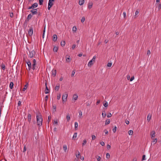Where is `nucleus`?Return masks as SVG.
<instances>
[{
    "label": "nucleus",
    "instance_id": "50",
    "mask_svg": "<svg viewBox=\"0 0 161 161\" xmlns=\"http://www.w3.org/2000/svg\"><path fill=\"white\" fill-rule=\"evenodd\" d=\"M126 77H127V79L128 80H129L130 79V76L129 75H127L126 76Z\"/></svg>",
    "mask_w": 161,
    "mask_h": 161
},
{
    "label": "nucleus",
    "instance_id": "57",
    "mask_svg": "<svg viewBox=\"0 0 161 161\" xmlns=\"http://www.w3.org/2000/svg\"><path fill=\"white\" fill-rule=\"evenodd\" d=\"M75 73V71L74 70H73L72 72V73L71 75V76H73L74 75Z\"/></svg>",
    "mask_w": 161,
    "mask_h": 161
},
{
    "label": "nucleus",
    "instance_id": "18",
    "mask_svg": "<svg viewBox=\"0 0 161 161\" xmlns=\"http://www.w3.org/2000/svg\"><path fill=\"white\" fill-rule=\"evenodd\" d=\"M86 143H87V141H86V139L84 140L83 141V142L82 143V146L83 147L86 144Z\"/></svg>",
    "mask_w": 161,
    "mask_h": 161
},
{
    "label": "nucleus",
    "instance_id": "5",
    "mask_svg": "<svg viewBox=\"0 0 161 161\" xmlns=\"http://www.w3.org/2000/svg\"><path fill=\"white\" fill-rule=\"evenodd\" d=\"M67 94L66 93L63 95L62 96V100L63 102L66 101V99L67 97Z\"/></svg>",
    "mask_w": 161,
    "mask_h": 161
},
{
    "label": "nucleus",
    "instance_id": "62",
    "mask_svg": "<svg viewBox=\"0 0 161 161\" xmlns=\"http://www.w3.org/2000/svg\"><path fill=\"white\" fill-rule=\"evenodd\" d=\"M104 132L106 134H108V130L106 129H105L104 130Z\"/></svg>",
    "mask_w": 161,
    "mask_h": 161
},
{
    "label": "nucleus",
    "instance_id": "63",
    "mask_svg": "<svg viewBox=\"0 0 161 161\" xmlns=\"http://www.w3.org/2000/svg\"><path fill=\"white\" fill-rule=\"evenodd\" d=\"M123 14L124 15V17L125 18L126 17V13L125 12H124L123 13Z\"/></svg>",
    "mask_w": 161,
    "mask_h": 161
},
{
    "label": "nucleus",
    "instance_id": "58",
    "mask_svg": "<svg viewBox=\"0 0 161 161\" xmlns=\"http://www.w3.org/2000/svg\"><path fill=\"white\" fill-rule=\"evenodd\" d=\"M26 150V149L25 146L24 147L23 151V152H25Z\"/></svg>",
    "mask_w": 161,
    "mask_h": 161
},
{
    "label": "nucleus",
    "instance_id": "21",
    "mask_svg": "<svg viewBox=\"0 0 161 161\" xmlns=\"http://www.w3.org/2000/svg\"><path fill=\"white\" fill-rule=\"evenodd\" d=\"M78 126V123L76 122L75 123V130H77V127Z\"/></svg>",
    "mask_w": 161,
    "mask_h": 161
},
{
    "label": "nucleus",
    "instance_id": "1",
    "mask_svg": "<svg viewBox=\"0 0 161 161\" xmlns=\"http://www.w3.org/2000/svg\"><path fill=\"white\" fill-rule=\"evenodd\" d=\"M37 124L39 126L41 125L42 124V115L39 112L36 114Z\"/></svg>",
    "mask_w": 161,
    "mask_h": 161
},
{
    "label": "nucleus",
    "instance_id": "19",
    "mask_svg": "<svg viewBox=\"0 0 161 161\" xmlns=\"http://www.w3.org/2000/svg\"><path fill=\"white\" fill-rule=\"evenodd\" d=\"M58 49V47H53V51L54 52H57Z\"/></svg>",
    "mask_w": 161,
    "mask_h": 161
},
{
    "label": "nucleus",
    "instance_id": "47",
    "mask_svg": "<svg viewBox=\"0 0 161 161\" xmlns=\"http://www.w3.org/2000/svg\"><path fill=\"white\" fill-rule=\"evenodd\" d=\"M96 56H93L92 59L91 60H92V61H93L94 62H95V59H96Z\"/></svg>",
    "mask_w": 161,
    "mask_h": 161
},
{
    "label": "nucleus",
    "instance_id": "2",
    "mask_svg": "<svg viewBox=\"0 0 161 161\" xmlns=\"http://www.w3.org/2000/svg\"><path fill=\"white\" fill-rule=\"evenodd\" d=\"M54 0H49L48 7V10H50V8L53 5V2Z\"/></svg>",
    "mask_w": 161,
    "mask_h": 161
},
{
    "label": "nucleus",
    "instance_id": "40",
    "mask_svg": "<svg viewBox=\"0 0 161 161\" xmlns=\"http://www.w3.org/2000/svg\"><path fill=\"white\" fill-rule=\"evenodd\" d=\"M117 127L115 126L114 128L113 129V131L114 133H115Z\"/></svg>",
    "mask_w": 161,
    "mask_h": 161
},
{
    "label": "nucleus",
    "instance_id": "20",
    "mask_svg": "<svg viewBox=\"0 0 161 161\" xmlns=\"http://www.w3.org/2000/svg\"><path fill=\"white\" fill-rule=\"evenodd\" d=\"M78 98V96L76 94H75L73 95V99H74L75 100H76Z\"/></svg>",
    "mask_w": 161,
    "mask_h": 161
},
{
    "label": "nucleus",
    "instance_id": "29",
    "mask_svg": "<svg viewBox=\"0 0 161 161\" xmlns=\"http://www.w3.org/2000/svg\"><path fill=\"white\" fill-rule=\"evenodd\" d=\"M65 41H62L61 42V45L62 47L64 46L65 45Z\"/></svg>",
    "mask_w": 161,
    "mask_h": 161
},
{
    "label": "nucleus",
    "instance_id": "39",
    "mask_svg": "<svg viewBox=\"0 0 161 161\" xmlns=\"http://www.w3.org/2000/svg\"><path fill=\"white\" fill-rule=\"evenodd\" d=\"M85 18L84 17H83L82 18V19H81V22H83L85 20Z\"/></svg>",
    "mask_w": 161,
    "mask_h": 161
},
{
    "label": "nucleus",
    "instance_id": "9",
    "mask_svg": "<svg viewBox=\"0 0 161 161\" xmlns=\"http://www.w3.org/2000/svg\"><path fill=\"white\" fill-rule=\"evenodd\" d=\"M94 63H95L93 61H92V60H91L89 62V63H88V66L89 67H90Z\"/></svg>",
    "mask_w": 161,
    "mask_h": 161
},
{
    "label": "nucleus",
    "instance_id": "12",
    "mask_svg": "<svg viewBox=\"0 0 161 161\" xmlns=\"http://www.w3.org/2000/svg\"><path fill=\"white\" fill-rule=\"evenodd\" d=\"M151 118V115L149 114L147 116V120L148 121V122H149V121L150 120Z\"/></svg>",
    "mask_w": 161,
    "mask_h": 161
},
{
    "label": "nucleus",
    "instance_id": "49",
    "mask_svg": "<svg viewBox=\"0 0 161 161\" xmlns=\"http://www.w3.org/2000/svg\"><path fill=\"white\" fill-rule=\"evenodd\" d=\"M102 115L103 117V118L105 117L106 116V114L105 113H104V114L103 113Z\"/></svg>",
    "mask_w": 161,
    "mask_h": 161
},
{
    "label": "nucleus",
    "instance_id": "34",
    "mask_svg": "<svg viewBox=\"0 0 161 161\" xmlns=\"http://www.w3.org/2000/svg\"><path fill=\"white\" fill-rule=\"evenodd\" d=\"M105 102L104 103H103V106L105 107H107L108 106V103L106 101H105Z\"/></svg>",
    "mask_w": 161,
    "mask_h": 161
},
{
    "label": "nucleus",
    "instance_id": "53",
    "mask_svg": "<svg viewBox=\"0 0 161 161\" xmlns=\"http://www.w3.org/2000/svg\"><path fill=\"white\" fill-rule=\"evenodd\" d=\"M100 144L102 146H103L105 144L103 142H100Z\"/></svg>",
    "mask_w": 161,
    "mask_h": 161
},
{
    "label": "nucleus",
    "instance_id": "59",
    "mask_svg": "<svg viewBox=\"0 0 161 161\" xmlns=\"http://www.w3.org/2000/svg\"><path fill=\"white\" fill-rule=\"evenodd\" d=\"M139 13V11H138V10H137L136 12H135V16H136V15L138 14Z\"/></svg>",
    "mask_w": 161,
    "mask_h": 161
},
{
    "label": "nucleus",
    "instance_id": "42",
    "mask_svg": "<svg viewBox=\"0 0 161 161\" xmlns=\"http://www.w3.org/2000/svg\"><path fill=\"white\" fill-rule=\"evenodd\" d=\"M111 116H112V115H111V114L110 113L107 114V116L108 118H109V117H111Z\"/></svg>",
    "mask_w": 161,
    "mask_h": 161
},
{
    "label": "nucleus",
    "instance_id": "32",
    "mask_svg": "<svg viewBox=\"0 0 161 161\" xmlns=\"http://www.w3.org/2000/svg\"><path fill=\"white\" fill-rule=\"evenodd\" d=\"M32 17V15L31 14H30L28 16L27 19H30Z\"/></svg>",
    "mask_w": 161,
    "mask_h": 161
},
{
    "label": "nucleus",
    "instance_id": "41",
    "mask_svg": "<svg viewBox=\"0 0 161 161\" xmlns=\"http://www.w3.org/2000/svg\"><path fill=\"white\" fill-rule=\"evenodd\" d=\"M36 64L33 63L32 65V69L33 70H34L35 69V66Z\"/></svg>",
    "mask_w": 161,
    "mask_h": 161
},
{
    "label": "nucleus",
    "instance_id": "25",
    "mask_svg": "<svg viewBox=\"0 0 161 161\" xmlns=\"http://www.w3.org/2000/svg\"><path fill=\"white\" fill-rule=\"evenodd\" d=\"M27 64L29 67H31V62L30 61L27 62Z\"/></svg>",
    "mask_w": 161,
    "mask_h": 161
},
{
    "label": "nucleus",
    "instance_id": "23",
    "mask_svg": "<svg viewBox=\"0 0 161 161\" xmlns=\"http://www.w3.org/2000/svg\"><path fill=\"white\" fill-rule=\"evenodd\" d=\"M110 122V119H107L105 123V125H107Z\"/></svg>",
    "mask_w": 161,
    "mask_h": 161
},
{
    "label": "nucleus",
    "instance_id": "17",
    "mask_svg": "<svg viewBox=\"0 0 161 161\" xmlns=\"http://www.w3.org/2000/svg\"><path fill=\"white\" fill-rule=\"evenodd\" d=\"M77 133H75L74 134V135L73 137V138H72L74 140H75L76 138L77 137Z\"/></svg>",
    "mask_w": 161,
    "mask_h": 161
},
{
    "label": "nucleus",
    "instance_id": "45",
    "mask_svg": "<svg viewBox=\"0 0 161 161\" xmlns=\"http://www.w3.org/2000/svg\"><path fill=\"white\" fill-rule=\"evenodd\" d=\"M157 141V138H155L153 139V142H154V144L156 143Z\"/></svg>",
    "mask_w": 161,
    "mask_h": 161
},
{
    "label": "nucleus",
    "instance_id": "26",
    "mask_svg": "<svg viewBox=\"0 0 161 161\" xmlns=\"http://www.w3.org/2000/svg\"><path fill=\"white\" fill-rule=\"evenodd\" d=\"M66 119H67V121H69V120H70V117L69 114H67V115L66 116Z\"/></svg>",
    "mask_w": 161,
    "mask_h": 161
},
{
    "label": "nucleus",
    "instance_id": "46",
    "mask_svg": "<svg viewBox=\"0 0 161 161\" xmlns=\"http://www.w3.org/2000/svg\"><path fill=\"white\" fill-rule=\"evenodd\" d=\"M51 116H48V119H47V122H48V123H49L50 121V119H51Z\"/></svg>",
    "mask_w": 161,
    "mask_h": 161
},
{
    "label": "nucleus",
    "instance_id": "24",
    "mask_svg": "<svg viewBox=\"0 0 161 161\" xmlns=\"http://www.w3.org/2000/svg\"><path fill=\"white\" fill-rule=\"evenodd\" d=\"M14 84L13 82H11L9 85V87L11 89H12L13 87Z\"/></svg>",
    "mask_w": 161,
    "mask_h": 161
},
{
    "label": "nucleus",
    "instance_id": "28",
    "mask_svg": "<svg viewBox=\"0 0 161 161\" xmlns=\"http://www.w3.org/2000/svg\"><path fill=\"white\" fill-rule=\"evenodd\" d=\"M56 70H55L54 71H52V75L55 76L56 75Z\"/></svg>",
    "mask_w": 161,
    "mask_h": 161
},
{
    "label": "nucleus",
    "instance_id": "6",
    "mask_svg": "<svg viewBox=\"0 0 161 161\" xmlns=\"http://www.w3.org/2000/svg\"><path fill=\"white\" fill-rule=\"evenodd\" d=\"M38 8L33 9L31 11L33 14H37V11Z\"/></svg>",
    "mask_w": 161,
    "mask_h": 161
},
{
    "label": "nucleus",
    "instance_id": "31",
    "mask_svg": "<svg viewBox=\"0 0 161 161\" xmlns=\"http://www.w3.org/2000/svg\"><path fill=\"white\" fill-rule=\"evenodd\" d=\"M56 110V106L53 105V112H54Z\"/></svg>",
    "mask_w": 161,
    "mask_h": 161
},
{
    "label": "nucleus",
    "instance_id": "16",
    "mask_svg": "<svg viewBox=\"0 0 161 161\" xmlns=\"http://www.w3.org/2000/svg\"><path fill=\"white\" fill-rule=\"evenodd\" d=\"M58 85H57L55 88V90L56 91H58V90L60 88V85L59 84H57Z\"/></svg>",
    "mask_w": 161,
    "mask_h": 161
},
{
    "label": "nucleus",
    "instance_id": "52",
    "mask_svg": "<svg viewBox=\"0 0 161 161\" xmlns=\"http://www.w3.org/2000/svg\"><path fill=\"white\" fill-rule=\"evenodd\" d=\"M150 54V50H148L147 52V55H149Z\"/></svg>",
    "mask_w": 161,
    "mask_h": 161
},
{
    "label": "nucleus",
    "instance_id": "10",
    "mask_svg": "<svg viewBox=\"0 0 161 161\" xmlns=\"http://www.w3.org/2000/svg\"><path fill=\"white\" fill-rule=\"evenodd\" d=\"M70 59V57L69 56L66 55V60L67 62H69Z\"/></svg>",
    "mask_w": 161,
    "mask_h": 161
},
{
    "label": "nucleus",
    "instance_id": "56",
    "mask_svg": "<svg viewBox=\"0 0 161 161\" xmlns=\"http://www.w3.org/2000/svg\"><path fill=\"white\" fill-rule=\"evenodd\" d=\"M80 155V153L79 152H78V154H76V157L77 158H79Z\"/></svg>",
    "mask_w": 161,
    "mask_h": 161
},
{
    "label": "nucleus",
    "instance_id": "51",
    "mask_svg": "<svg viewBox=\"0 0 161 161\" xmlns=\"http://www.w3.org/2000/svg\"><path fill=\"white\" fill-rule=\"evenodd\" d=\"M134 79V76H133L132 77H131V78H130V81H132Z\"/></svg>",
    "mask_w": 161,
    "mask_h": 161
},
{
    "label": "nucleus",
    "instance_id": "27",
    "mask_svg": "<svg viewBox=\"0 0 161 161\" xmlns=\"http://www.w3.org/2000/svg\"><path fill=\"white\" fill-rule=\"evenodd\" d=\"M128 134L130 135H132L133 134V131L131 130H129Z\"/></svg>",
    "mask_w": 161,
    "mask_h": 161
},
{
    "label": "nucleus",
    "instance_id": "36",
    "mask_svg": "<svg viewBox=\"0 0 161 161\" xmlns=\"http://www.w3.org/2000/svg\"><path fill=\"white\" fill-rule=\"evenodd\" d=\"M43 0H39V3L40 5H42L43 4Z\"/></svg>",
    "mask_w": 161,
    "mask_h": 161
},
{
    "label": "nucleus",
    "instance_id": "54",
    "mask_svg": "<svg viewBox=\"0 0 161 161\" xmlns=\"http://www.w3.org/2000/svg\"><path fill=\"white\" fill-rule=\"evenodd\" d=\"M101 159V158L100 156H98V158H97V161H100Z\"/></svg>",
    "mask_w": 161,
    "mask_h": 161
},
{
    "label": "nucleus",
    "instance_id": "55",
    "mask_svg": "<svg viewBox=\"0 0 161 161\" xmlns=\"http://www.w3.org/2000/svg\"><path fill=\"white\" fill-rule=\"evenodd\" d=\"M145 155H143L142 156V160H144L145 159Z\"/></svg>",
    "mask_w": 161,
    "mask_h": 161
},
{
    "label": "nucleus",
    "instance_id": "11",
    "mask_svg": "<svg viewBox=\"0 0 161 161\" xmlns=\"http://www.w3.org/2000/svg\"><path fill=\"white\" fill-rule=\"evenodd\" d=\"M53 40L54 42L57 41V36L56 35H54L53 36Z\"/></svg>",
    "mask_w": 161,
    "mask_h": 161
},
{
    "label": "nucleus",
    "instance_id": "30",
    "mask_svg": "<svg viewBox=\"0 0 161 161\" xmlns=\"http://www.w3.org/2000/svg\"><path fill=\"white\" fill-rule=\"evenodd\" d=\"M1 67H2V69L3 70H4L5 69V66L4 64H2Z\"/></svg>",
    "mask_w": 161,
    "mask_h": 161
},
{
    "label": "nucleus",
    "instance_id": "15",
    "mask_svg": "<svg viewBox=\"0 0 161 161\" xmlns=\"http://www.w3.org/2000/svg\"><path fill=\"white\" fill-rule=\"evenodd\" d=\"M28 84L27 83L25 86L24 87L23 89V91H24L27 88L28 86Z\"/></svg>",
    "mask_w": 161,
    "mask_h": 161
},
{
    "label": "nucleus",
    "instance_id": "64",
    "mask_svg": "<svg viewBox=\"0 0 161 161\" xmlns=\"http://www.w3.org/2000/svg\"><path fill=\"white\" fill-rule=\"evenodd\" d=\"M58 123L57 120H54L53 122V124H57Z\"/></svg>",
    "mask_w": 161,
    "mask_h": 161
},
{
    "label": "nucleus",
    "instance_id": "3",
    "mask_svg": "<svg viewBox=\"0 0 161 161\" xmlns=\"http://www.w3.org/2000/svg\"><path fill=\"white\" fill-rule=\"evenodd\" d=\"M35 52L33 50L30 52L29 56L30 57L32 58L35 55Z\"/></svg>",
    "mask_w": 161,
    "mask_h": 161
},
{
    "label": "nucleus",
    "instance_id": "48",
    "mask_svg": "<svg viewBox=\"0 0 161 161\" xmlns=\"http://www.w3.org/2000/svg\"><path fill=\"white\" fill-rule=\"evenodd\" d=\"M111 148V146H110L109 145V144H108L107 145V148L108 149V150H109Z\"/></svg>",
    "mask_w": 161,
    "mask_h": 161
},
{
    "label": "nucleus",
    "instance_id": "13",
    "mask_svg": "<svg viewBox=\"0 0 161 161\" xmlns=\"http://www.w3.org/2000/svg\"><path fill=\"white\" fill-rule=\"evenodd\" d=\"M31 118V115L30 114H28V121L30 122Z\"/></svg>",
    "mask_w": 161,
    "mask_h": 161
},
{
    "label": "nucleus",
    "instance_id": "38",
    "mask_svg": "<svg viewBox=\"0 0 161 161\" xmlns=\"http://www.w3.org/2000/svg\"><path fill=\"white\" fill-rule=\"evenodd\" d=\"M112 65V63H108L107 64V66L108 67H110Z\"/></svg>",
    "mask_w": 161,
    "mask_h": 161
},
{
    "label": "nucleus",
    "instance_id": "37",
    "mask_svg": "<svg viewBox=\"0 0 161 161\" xmlns=\"http://www.w3.org/2000/svg\"><path fill=\"white\" fill-rule=\"evenodd\" d=\"M110 157V155L108 153H107L106 154V158H109Z\"/></svg>",
    "mask_w": 161,
    "mask_h": 161
},
{
    "label": "nucleus",
    "instance_id": "4",
    "mask_svg": "<svg viewBox=\"0 0 161 161\" xmlns=\"http://www.w3.org/2000/svg\"><path fill=\"white\" fill-rule=\"evenodd\" d=\"M33 33V31L32 28L31 27H30V29L28 31V34L30 36H31L32 35Z\"/></svg>",
    "mask_w": 161,
    "mask_h": 161
},
{
    "label": "nucleus",
    "instance_id": "60",
    "mask_svg": "<svg viewBox=\"0 0 161 161\" xmlns=\"http://www.w3.org/2000/svg\"><path fill=\"white\" fill-rule=\"evenodd\" d=\"M75 45H73L72 46V49H74L75 48Z\"/></svg>",
    "mask_w": 161,
    "mask_h": 161
},
{
    "label": "nucleus",
    "instance_id": "61",
    "mask_svg": "<svg viewBox=\"0 0 161 161\" xmlns=\"http://www.w3.org/2000/svg\"><path fill=\"white\" fill-rule=\"evenodd\" d=\"M100 103V100H98L97 101V103H96V105H98Z\"/></svg>",
    "mask_w": 161,
    "mask_h": 161
},
{
    "label": "nucleus",
    "instance_id": "8",
    "mask_svg": "<svg viewBox=\"0 0 161 161\" xmlns=\"http://www.w3.org/2000/svg\"><path fill=\"white\" fill-rule=\"evenodd\" d=\"M93 5V3L92 2H89L88 4V7L89 9H91Z\"/></svg>",
    "mask_w": 161,
    "mask_h": 161
},
{
    "label": "nucleus",
    "instance_id": "14",
    "mask_svg": "<svg viewBox=\"0 0 161 161\" xmlns=\"http://www.w3.org/2000/svg\"><path fill=\"white\" fill-rule=\"evenodd\" d=\"M38 4L37 3H35L31 6L33 8H36L37 7Z\"/></svg>",
    "mask_w": 161,
    "mask_h": 161
},
{
    "label": "nucleus",
    "instance_id": "22",
    "mask_svg": "<svg viewBox=\"0 0 161 161\" xmlns=\"http://www.w3.org/2000/svg\"><path fill=\"white\" fill-rule=\"evenodd\" d=\"M63 149L65 152L66 151L67 149V147L66 145H64L63 146Z\"/></svg>",
    "mask_w": 161,
    "mask_h": 161
},
{
    "label": "nucleus",
    "instance_id": "33",
    "mask_svg": "<svg viewBox=\"0 0 161 161\" xmlns=\"http://www.w3.org/2000/svg\"><path fill=\"white\" fill-rule=\"evenodd\" d=\"M76 30H77V28H76V27L74 26L73 27L72 31H73L75 32L76 31Z\"/></svg>",
    "mask_w": 161,
    "mask_h": 161
},
{
    "label": "nucleus",
    "instance_id": "7",
    "mask_svg": "<svg viewBox=\"0 0 161 161\" xmlns=\"http://www.w3.org/2000/svg\"><path fill=\"white\" fill-rule=\"evenodd\" d=\"M151 137L152 139H153V138L155 137V132L154 131H153L151 132Z\"/></svg>",
    "mask_w": 161,
    "mask_h": 161
},
{
    "label": "nucleus",
    "instance_id": "43",
    "mask_svg": "<svg viewBox=\"0 0 161 161\" xmlns=\"http://www.w3.org/2000/svg\"><path fill=\"white\" fill-rule=\"evenodd\" d=\"M161 8V4H160L158 5V9L159 10Z\"/></svg>",
    "mask_w": 161,
    "mask_h": 161
},
{
    "label": "nucleus",
    "instance_id": "44",
    "mask_svg": "<svg viewBox=\"0 0 161 161\" xmlns=\"http://www.w3.org/2000/svg\"><path fill=\"white\" fill-rule=\"evenodd\" d=\"M96 138V136L95 135H93L92 136V140H95Z\"/></svg>",
    "mask_w": 161,
    "mask_h": 161
},
{
    "label": "nucleus",
    "instance_id": "35",
    "mask_svg": "<svg viewBox=\"0 0 161 161\" xmlns=\"http://www.w3.org/2000/svg\"><path fill=\"white\" fill-rule=\"evenodd\" d=\"M61 94L60 93H59L58 94V95L57 96V99L58 100H59L60 99V97H61Z\"/></svg>",
    "mask_w": 161,
    "mask_h": 161
}]
</instances>
